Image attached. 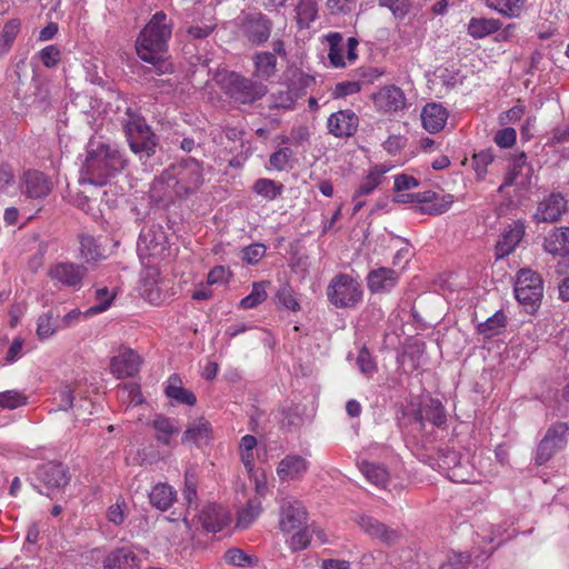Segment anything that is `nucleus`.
<instances>
[{
    "label": "nucleus",
    "instance_id": "nucleus-34",
    "mask_svg": "<svg viewBox=\"0 0 569 569\" xmlns=\"http://www.w3.org/2000/svg\"><path fill=\"white\" fill-rule=\"evenodd\" d=\"M415 420L423 426L425 421H430L432 425L440 427L446 421V415L440 401L430 399L428 403L423 405L415 412Z\"/></svg>",
    "mask_w": 569,
    "mask_h": 569
},
{
    "label": "nucleus",
    "instance_id": "nucleus-50",
    "mask_svg": "<svg viewBox=\"0 0 569 569\" xmlns=\"http://www.w3.org/2000/svg\"><path fill=\"white\" fill-rule=\"evenodd\" d=\"M267 299L266 283L256 282L252 286L251 292L240 301V307L243 309H252Z\"/></svg>",
    "mask_w": 569,
    "mask_h": 569
},
{
    "label": "nucleus",
    "instance_id": "nucleus-8",
    "mask_svg": "<svg viewBox=\"0 0 569 569\" xmlns=\"http://www.w3.org/2000/svg\"><path fill=\"white\" fill-rule=\"evenodd\" d=\"M533 168L527 161V154L519 152L513 156L503 183L498 188L500 193H508L507 189L515 188L517 197L525 196L532 186Z\"/></svg>",
    "mask_w": 569,
    "mask_h": 569
},
{
    "label": "nucleus",
    "instance_id": "nucleus-7",
    "mask_svg": "<svg viewBox=\"0 0 569 569\" xmlns=\"http://www.w3.org/2000/svg\"><path fill=\"white\" fill-rule=\"evenodd\" d=\"M327 297L337 308H355L362 300V288L350 276L340 273L330 281Z\"/></svg>",
    "mask_w": 569,
    "mask_h": 569
},
{
    "label": "nucleus",
    "instance_id": "nucleus-31",
    "mask_svg": "<svg viewBox=\"0 0 569 569\" xmlns=\"http://www.w3.org/2000/svg\"><path fill=\"white\" fill-rule=\"evenodd\" d=\"M166 396L177 403L194 406L197 402L196 395L183 388L182 381L178 375H171L167 381Z\"/></svg>",
    "mask_w": 569,
    "mask_h": 569
},
{
    "label": "nucleus",
    "instance_id": "nucleus-39",
    "mask_svg": "<svg viewBox=\"0 0 569 569\" xmlns=\"http://www.w3.org/2000/svg\"><path fill=\"white\" fill-rule=\"evenodd\" d=\"M261 511V499L258 497L249 499L246 506L238 512L237 527L240 529H247L259 517Z\"/></svg>",
    "mask_w": 569,
    "mask_h": 569
},
{
    "label": "nucleus",
    "instance_id": "nucleus-20",
    "mask_svg": "<svg viewBox=\"0 0 569 569\" xmlns=\"http://www.w3.org/2000/svg\"><path fill=\"white\" fill-rule=\"evenodd\" d=\"M373 103L379 111L397 112L405 108L406 97L403 91L396 86L381 88L372 97Z\"/></svg>",
    "mask_w": 569,
    "mask_h": 569
},
{
    "label": "nucleus",
    "instance_id": "nucleus-52",
    "mask_svg": "<svg viewBox=\"0 0 569 569\" xmlns=\"http://www.w3.org/2000/svg\"><path fill=\"white\" fill-rule=\"evenodd\" d=\"M470 556L466 552L451 551L441 563L440 569H468L470 566Z\"/></svg>",
    "mask_w": 569,
    "mask_h": 569
},
{
    "label": "nucleus",
    "instance_id": "nucleus-25",
    "mask_svg": "<svg viewBox=\"0 0 569 569\" xmlns=\"http://www.w3.org/2000/svg\"><path fill=\"white\" fill-rule=\"evenodd\" d=\"M198 518L203 529L213 533L221 531L230 520L227 510L218 505L206 506Z\"/></svg>",
    "mask_w": 569,
    "mask_h": 569
},
{
    "label": "nucleus",
    "instance_id": "nucleus-47",
    "mask_svg": "<svg viewBox=\"0 0 569 569\" xmlns=\"http://www.w3.org/2000/svg\"><path fill=\"white\" fill-rule=\"evenodd\" d=\"M116 293L110 291L107 287L99 288L96 290L97 305L86 310L87 316H94L106 311L112 303Z\"/></svg>",
    "mask_w": 569,
    "mask_h": 569
},
{
    "label": "nucleus",
    "instance_id": "nucleus-3",
    "mask_svg": "<svg viewBox=\"0 0 569 569\" xmlns=\"http://www.w3.org/2000/svg\"><path fill=\"white\" fill-rule=\"evenodd\" d=\"M126 160L117 147L100 143L96 148L90 143L88 154L81 169V183L104 186L110 178L122 170Z\"/></svg>",
    "mask_w": 569,
    "mask_h": 569
},
{
    "label": "nucleus",
    "instance_id": "nucleus-32",
    "mask_svg": "<svg viewBox=\"0 0 569 569\" xmlns=\"http://www.w3.org/2000/svg\"><path fill=\"white\" fill-rule=\"evenodd\" d=\"M391 170L390 166L387 164H377L372 167L363 181L360 183L359 188L353 194V200H357L361 197H366L373 192V190L381 184L383 180L385 173Z\"/></svg>",
    "mask_w": 569,
    "mask_h": 569
},
{
    "label": "nucleus",
    "instance_id": "nucleus-59",
    "mask_svg": "<svg viewBox=\"0 0 569 569\" xmlns=\"http://www.w3.org/2000/svg\"><path fill=\"white\" fill-rule=\"evenodd\" d=\"M361 90L359 81H342L335 86L332 97L335 99L345 98L350 94H355Z\"/></svg>",
    "mask_w": 569,
    "mask_h": 569
},
{
    "label": "nucleus",
    "instance_id": "nucleus-11",
    "mask_svg": "<svg viewBox=\"0 0 569 569\" xmlns=\"http://www.w3.org/2000/svg\"><path fill=\"white\" fill-rule=\"evenodd\" d=\"M242 36L253 46H261L270 38L271 20L261 12L243 16L239 23Z\"/></svg>",
    "mask_w": 569,
    "mask_h": 569
},
{
    "label": "nucleus",
    "instance_id": "nucleus-63",
    "mask_svg": "<svg viewBox=\"0 0 569 569\" xmlns=\"http://www.w3.org/2000/svg\"><path fill=\"white\" fill-rule=\"evenodd\" d=\"M226 562L232 566L243 567L250 562L249 557L243 550L238 548H231L224 552L223 556Z\"/></svg>",
    "mask_w": 569,
    "mask_h": 569
},
{
    "label": "nucleus",
    "instance_id": "nucleus-19",
    "mask_svg": "<svg viewBox=\"0 0 569 569\" xmlns=\"http://www.w3.org/2000/svg\"><path fill=\"white\" fill-rule=\"evenodd\" d=\"M399 272L387 267L371 270L367 276V286L371 293L390 292L399 282Z\"/></svg>",
    "mask_w": 569,
    "mask_h": 569
},
{
    "label": "nucleus",
    "instance_id": "nucleus-55",
    "mask_svg": "<svg viewBox=\"0 0 569 569\" xmlns=\"http://www.w3.org/2000/svg\"><path fill=\"white\" fill-rule=\"evenodd\" d=\"M292 154V150L288 147L278 149L269 158L270 167L278 171L284 170Z\"/></svg>",
    "mask_w": 569,
    "mask_h": 569
},
{
    "label": "nucleus",
    "instance_id": "nucleus-16",
    "mask_svg": "<svg viewBox=\"0 0 569 569\" xmlns=\"http://www.w3.org/2000/svg\"><path fill=\"white\" fill-rule=\"evenodd\" d=\"M567 201L561 193H550L542 199L533 214L537 222H556L566 212Z\"/></svg>",
    "mask_w": 569,
    "mask_h": 569
},
{
    "label": "nucleus",
    "instance_id": "nucleus-21",
    "mask_svg": "<svg viewBox=\"0 0 569 569\" xmlns=\"http://www.w3.org/2000/svg\"><path fill=\"white\" fill-rule=\"evenodd\" d=\"M140 295L152 305L164 300L163 281L156 268H147L141 276Z\"/></svg>",
    "mask_w": 569,
    "mask_h": 569
},
{
    "label": "nucleus",
    "instance_id": "nucleus-12",
    "mask_svg": "<svg viewBox=\"0 0 569 569\" xmlns=\"http://www.w3.org/2000/svg\"><path fill=\"white\" fill-rule=\"evenodd\" d=\"M87 274V268L70 261H61L52 264L48 270L50 279L63 287L79 290Z\"/></svg>",
    "mask_w": 569,
    "mask_h": 569
},
{
    "label": "nucleus",
    "instance_id": "nucleus-4",
    "mask_svg": "<svg viewBox=\"0 0 569 569\" xmlns=\"http://www.w3.org/2000/svg\"><path fill=\"white\" fill-rule=\"evenodd\" d=\"M220 83L231 99L243 104L253 103L268 92V87L264 83L253 77L247 78L234 71L221 74Z\"/></svg>",
    "mask_w": 569,
    "mask_h": 569
},
{
    "label": "nucleus",
    "instance_id": "nucleus-29",
    "mask_svg": "<svg viewBox=\"0 0 569 569\" xmlns=\"http://www.w3.org/2000/svg\"><path fill=\"white\" fill-rule=\"evenodd\" d=\"M543 248L553 256L569 254V227L552 229L545 238Z\"/></svg>",
    "mask_w": 569,
    "mask_h": 569
},
{
    "label": "nucleus",
    "instance_id": "nucleus-54",
    "mask_svg": "<svg viewBox=\"0 0 569 569\" xmlns=\"http://www.w3.org/2000/svg\"><path fill=\"white\" fill-rule=\"evenodd\" d=\"M357 0H327L326 8L332 16H345L356 9Z\"/></svg>",
    "mask_w": 569,
    "mask_h": 569
},
{
    "label": "nucleus",
    "instance_id": "nucleus-37",
    "mask_svg": "<svg viewBox=\"0 0 569 569\" xmlns=\"http://www.w3.org/2000/svg\"><path fill=\"white\" fill-rule=\"evenodd\" d=\"M149 498L153 507L159 510H167L172 506L176 492L170 486L158 483L152 488Z\"/></svg>",
    "mask_w": 569,
    "mask_h": 569
},
{
    "label": "nucleus",
    "instance_id": "nucleus-41",
    "mask_svg": "<svg viewBox=\"0 0 569 569\" xmlns=\"http://www.w3.org/2000/svg\"><path fill=\"white\" fill-rule=\"evenodd\" d=\"M327 40L329 42L328 58L331 66L335 68H343L346 62L343 60L345 44L342 42V36L338 32H332L327 36Z\"/></svg>",
    "mask_w": 569,
    "mask_h": 569
},
{
    "label": "nucleus",
    "instance_id": "nucleus-18",
    "mask_svg": "<svg viewBox=\"0 0 569 569\" xmlns=\"http://www.w3.org/2000/svg\"><path fill=\"white\" fill-rule=\"evenodd\" d=\"M51 180L40 171L28 170L21 179V192L28 198H44L51 192Z\"/></svg>",
    "mask_w": 569,
    "mask_h": 569
},
{
    "label": "nucleus",
    "instance_id": "nucleus-53",
    "mask_svg": "<svg viewBox=\"0 0 569 569\" xmlns=\"http://www.w3.org/2000/svg\"><path fill=\"white\" fill-rule=\"evenodd\" d=\"M127 517V503L123 499H117L107 510V519L109 522L120 526Z\"/></svg>",
    "mask_w": 569,
    "mask_h": 569
},
{
    "label": "nucleus",
    "instance_id": "nucleus-17",
    "mask_svg": "<svg viewBox=\"0 0 569 569\" xmlns=\"http://www.w3.org/2000/svg\"><path fill=\"white\" fill-rule=\"evenodd\" d=\"M309 461L297 453L284 456L277 466L276 472L280 481H293L303 478L309 469Z\"/></svg>",
    "mask_w": 569,
    "mask_h": 569
},
{
    "label": "nucleus",
    "instance_id": "nucleus-38",
    "mask_svg": "<svg viewBox=\"0 0 569 569\" xmlns=\"http://www.w3.org/2000/svg\"><path fill=\"white\" fill-rule=\"evenodd\" d=\"M360 470L369 482L379 488H386L389 482V472L381 465L363 461Z\"/></svg>",
    "mask_w": 569,
    "mask_h": 569
},
{
    "label": "nucleus",
    "instance_id": "nucleus-35",
    "mask_svg": "<svg viewBox=\"0 0 569 569\" xmlns=\"http://www.w3.org/2000/svg\"><path fill=\"white\" fill-rule=\"evenodd\" d=\"M501 26L498 19L471 18L468 23V33L473 39H482L500 30Z\"/></svg>",
    "mask_w": 569,
    "mask_h": 569
},
{
    "label": "nucleus",
    "instance_id": "nucleus-60",
    "mask_svg": "<svg viewBox=\"0 0 569 569\" xmlns=\"http://www.w3.org/2000/svg\"><path fill=\"white\" fill-rule=\"evenodd\" d=\"M182 495L189 505L194 502L197 499V478L191 471H187L184 475V488Z\"/></svg>",
    "mask_w": 569,
    "mask_h": 569
},
{
    "label": "nucleus",
    "instance_id": "nucleus-23",
    "mask_svg": "<svg viewBox=\"0 0 569 569\" xmlns=\"http://www.w3.org/2000/svg\"><path fill=\"white\" fill-rule=\"evenodd\" d=\"M525 236V224L521 221H513L502 232L495 247V254L498 259L509 256Z\"/></svg>",
    "mask_w": 569,
    "mask_h": 569
},
{
    "label": "nucleus",
    "instance_id": "nucleus-24",
    "mask_svg": "<svg viewBox=\"0 0 569 569\" xmlns=\"http://www.w3.org/2000/svg\"><path fill=\"white\" fill-rule=\"evenodd\" d=\"M141 560L127 546L111 550L103 560V569H140Z\"/></svg>",
    "mask_w": 569,
    "mask_h": 569
},
{
    "label": "nucleus",
    "instance_id": "nucleus-49",
    "mask_svg": "<svg viewBox=\"0 0 569 569\" xmlns=\"http://www.w3.org/2000/svg\"><path fill=\"white\" fill-rule=\"evenodd\" d=\"M555 272L558 298L562 301H569V264L559 262Z\"/></svg>",
    "mask_w": 569,
    "mask_h": 569
},
{
    "label": "nucleus",
    "instance_id": "nucleus-64",
    "mask_svg": "<svg viewBox=\"0 0 569 569\" xmlns=\"http://www.w3.org/2000/svg\"><path fill=\"white\" fill-rule=\"evenodd\" d=\"M39 54L42 63L48 68L54 67L60 60V50L53 44L43 48Z\"/></svg>",
    "mask_w": 569,
    "mask_h": 569
},
{
    "label": "nucleus",
    "instance_id": "nucleus-48",
    "mask_svg": "<svg viewBox=\"0 0 569 569\" xmlns=\"http://www.w3.org/2000/svg\"><path fill=\"white\" fill-rule=\"evenodd\" d=\"M315 82L316 79L313 76L305 73L301 70H297L292 73L289 88L292 90L293 93L297 94L298 98H300L306 93V90L308 88L315 84Z\"/></svg>",
    "mask_w": 569,
    "mask_h": 569
},
{
    "label": "nucleus",
    "instance_id": "nucleus-43",
    "mask_svg": "<svg viewBox=\"0 0 569 569\" xmlns=\"http://www.w3.org/2000/svg\"><path fill=\"white\" fill-rule=\"evenodd\" d=\"M80 254L87 262H96L103 258V253L96 239L87 233L79 236Z\"/></svg>",
    "mask_w": 569,
    "mask_h": 569
},
{
    "label": "nucleus",
    "instance_id": "nucleus-28",
    "mask_svg": "<svg viewBox=\"0 0 569 569\" xmlns=\"http://www.w3.org/2000/svg\"><path fill=\"white\" fill-rule=\"evenodd\" d=\"M360 528L370 537L381 540L385 543H395L399 539V533L388 528L377 519L362 516L358 521Z\"/></svg>",
    "mask_w": 569,
    "mask_h": 569
},
{
    "label": "nucleus",
    "instance_id": "nucleus-5",
    "mask_svg": "<svg viewBox=\"0 0 569 569\" xmlns=\"http://www.w3.org/2000/svg\"><path fill=\"white\" fill-rule=\"evenodd\" d=\"M124 131L130 149L140 158L150 157L156 152L157 138L144 118L134 112H127Z\"/></svg>",
    "mask_w": 569,
    "mask_h": 569
},
{
    "label": "nucleus",
    "instance_id": "nucleus-62",
    "mask_svg": "<svg viewBox=\"0 0 569 569\" xmlns=\"http://www.w3.org/2000/svg\"><path fill=\"white\" fill-rule=\"evenodd\" d=\"M266 247L260 243H254L246 247L242 250V259L248 263H257L264 254Z\"/></svg>",
    "mask_w": 569,
    "mask_h": 569
},
{
    "label": "nucleus",
    "instance_id": "nucleus-36",
    "mask_svg": "<svg viewBox=\"0 0 569 569\" xmlns=\"http://www.w3.org/2000/svg\"><path fill=\"white\" fill-rule=\"evenodd\" d=\"M526 0H486V6L508 18H518L525 10Z\"/></svg>",
    "mask_w": 569,
    "mask_h": 569
},
{
    "label": "nucleus",
    "instance_id": "nucleus-33",
    "mask_svg": "<svg viewBox=\"0 0 569 569\" xmlns=\"http://www.w3.org/2000/svg\"><path fill=\"white\" fill-rule=\"evenodd\" d=\"M211 432L210 422L204 418H200L188 426L182 436V442L194 443L197 446L207 443L210 440Z\"/></svg>",
    "mask_w": 569,
    "mask_h": 569
},
{
    "label": "nucleus",
    "instance_id": "nucleus-9",
    "mask_svg": "<svg viewBox=\"0 0 569 569\" xmlns=\"http://www.w3.org/2000/svg\"><path fill=\"white\" fill-rule=\"evenodd\" d=\"M167 249V236L158 223L142 228L137 242V251L141 259L160 257Z\"/></svg>",
    "mask_w": 569,
    "mask_h": 569
},
{
    "label": "nucleus",
    "instance_id": "nucleus-40",
    "mask_svg": "<svg viewBox=\"0 0 569 569\" xmlns=\"http://www.w3.org/2000/svg\"><path fill=\"white\" fill-rule=\"evenodd\" d=\"M507 325V317L502 310H498L493 316L478 325V332L485 338H491L503 331Z\"/></svg>",
    "mask_w": 569,
    "mask_h": 569
},
{
    "label": "nucleus",
    "instance_id": "nucleus-46",
    "mask_svg": "<svg viewBox=\"0 0 569 569\" xmlns=\"http://www.w3.org/2000/svg\"><path fill=\"white\" fill-rule=\"evenodd\" d=\"M28 403V397L19 390L0 392V409L14 410Z\"/></svg>",
    "mask_w": 569,
    "mask_h": 569
},
{
    "label": "nucleus",
    "instance_id": "nucleus-13",
    "mask_svg": "<svg viewBox=\"0 0 569 569\" xmlns=\"http://www.w3.org/2000/svg\"><path fill=\"white\" fill-rule=\"evenodd\" d=\"M37 480L47 489L46 495L64 487L70 479L68 468L59 462H47L38 467L36 471Z\"/></svg>",
    "mask_w": 569,
    "mask_h": 569
},
{
    "label": "nucleus",
    "instance_id": "nucleus-44",
    "mask_svg": "<svg viewBox=\"0 0 569 569\" xmlns=\"http://www.w3.org/2000/svg\"><path fill=\"white\" fill-rule=\"evenodd\" d=\"M253 191L266 200H274L283 191V184L272 179L261 178L253 184Z\"/></svg>",
    "mask_w": 569,
    "mask_h": 569
},
{
    "label": "nucleus",
    "instance_id": "nucleus-61",
    "mask_svg": "<svg viewBox=\"0 0 569 569\" xmlns=\"http://www.w3.org/2000/svg\"><path fill=\"white\" fill-rule=\"evenodd\" d=\"M296 530L297 532L290 539V548L295 551L303 550L310 542L309 530L305 526Z\"/></svg>",
    "mask_w": 569,
    "mask_h": 569
},
{
    "label": "nucleus",
    "instance_id": "nucleus-14",
    "mask_svg": "<svg viewBox=\"0 0 569 569\" xmlns=\"http://www.w3.org/2000/svg\"><path fill=\"white\" fill-rule=\"evenodd\" d=\"M307 512L299 500L284 498L280 502L279 527L283 532H291L306 525Z\"/></svg>",
    "mask_w": 569,
    "mask_h": 569
},
{
    "label": "nucleus",
    "instance_id": "nucleus-10",
    "mask_svg": "<svg viewBox=\"0 0 569 569\" xmlns=\"http://www.w3.org/2000/svg\"><path fill=\"white\" fill-rule=\"evenodd\" d=\"M568 429L567 423L556 422L547 430L537 448L535 458L537 465H545L557 451L565 448L567 443Z\"/></svg>",
    "mask_w": 569,
    "mask_h": 569
},
{
    "label": "nucleus",
    "instance_id": "nucleus-2",
    "mask_svg": "<svg viewBox=\"0 0 569 569\" xmlns=\"http://www.w3.org/2000/svg\"><path fill=\"white\" fill-rule=\"evenodd\" d=\"M172 33V22L163 11L156 12L146 27L140 31L136 50L137 54L144 62L153 64L159 72L163 73L162 57L168 48V41Z\"/></svg>",
    "mask_w": 569,
    "mask_h": 569
},
{
    "label": "nucleus",
    "instance_id": "nucleus-22",
    "mask_svg": "<svg viewBox=\"0 0 569 569\" xmlns=\"http://www.w3.org/2000/svg\"><path fill=\"white\" fill-rule=\"evenodd\" d=\"M140 356L132 349H124L110 360V370L118 379L133 377L140 368Z\"/></svg>",
    "mask_w": 569,
    "mask_h": 569
},
{
    "label": "nucleus",
    "instance_id": "nucleus-1",
    "mask_svg": "<svg viewBox=\"0 0 569 569\" xmlns=\"http://www.w3.org/2000/svg\"><path fill=\"white\" fill-rule=\"evenodd\" d=\"M203 180L201 162L187 158L171 164L153 180L152 197L157 200L188 197L202 186Z\"/></svg>",
    "mask_w": 569,
    "mask_h": 569
},
{
    "label": "nucleus",
    "instance_id": "nucleus-30",
    "mask_svg": "<svg viewBox=\"0 0 569 569\" xmlns=\"http://www.w3.org/2000/svg\"><path fill=\"white\" fill-rule=\"evenodd\" d=\"M150 426L156 431V439L164 446H170L172 437L179 432L177 421L162 415H156Z\"/></svg>",
    "mask_w": 569,
    "mask_h": 569
},
{
    "label": "nucleus",
    "instance_id": "nucleus-58",
    "mask_svg": "<svg viewBox=\"0 0 569 569\" xmlns=\"http://www.w3.org/2000/svg\"><path fill=\"white\" fill-rule=\"evenodd\" d=\"M493 161L491 150H482L473 156V168L479 178L487 173V167Z\"/></svg>",
    "mask_w": 569,
    "mask_h": 569
},
{
    "label": "nucleus",
    "instance_id": "nucleus-27",
    "mask_svg": "<svg viewBox=\"0 0 569 569\" xmlns=\"http://www.w3.org/2000/svg\"><path fill=\"white\" fill-rule=\"evenodd\" d=\"M447 119L448 111L440 103H427L421 111L422 126L430 133L441 131L447 123Z\"/></svg>",
    "mask_w": 569,
    "mask_h": 569
},
{
    "label": "nucleus",
    "instance_id": "nucleus-45",
    "mask_svg": "<svg viewBox=\"0 0 569 569\" xmlns=\"http://www.w3.org/2000/svg\"><path fill=\"white\" fill-rule=\"evenodd\" d=\"M59 328H61V326L54 317L53 312H44L38 318L37 336L42 340L48 339L49 337L53 336Z\"/></svg>",
    "mask_w": 569,
    "mask_h": 569
},
{
    "label": "nucleus",
    "instance_id": "nucleus-15",
    "mask_svg": "<svg viewBox=\"0 0 569 569\" xmlns=\"http://www.w3.org/2000/svg\"><path fill=\"white\" fill-rule=\"evenodd\" d=\"M358 126V116L349 109L333 112L327 120L328 131L336 138H349L353 136Z\"/></svg>",
    "mask_w": 569,
    "mask_h": 569
},
{
    "label": "nucleus",
    "instance_id": "nucleus-51",
    "mask_svg": "<svg viewBox=\"0 0 569 569\" xmlns=\"http://www.w3.org/2000/svg\"><path fill=\"white\" fill-rule=\"evenodd\" d=\"M299 98L288 87L286 90H280L271 96L270 107L273 109H293Z\"/></svg>",
    "mask_w": 569,
    "mask_h": 569
},
{
    "label": "nucleus",
    "instance_id": "nucleus-56",
    "mask_svg": "<svg viewBox=\"0 0 569 569\" xmlns=\"http://www.w3.org/2000/svg\"><path fill=\"white\" fill-rule=\"evenodd\" d=\"M378 3L388 8L397 18H403L411 7V0H378Z\"/></svg>",
    "mask_w": 569,
    "mask_h": 569
},
{
    "label": "nucleus",
    "instance_id": "nucleus-42",
    "mask_svg": "<svg viewBox=\"0 0 569 569\" xmlns=\"http://www.w3.org/2000/svg\"><path fill=\"white\" fill-rule=\"evenodd\" d=\"M298 24L303 28L308 27L318 18L317 0H298L296 6Z\"/></svg>",
    "mask_w": 569,
    "mask_h": 569
},
{
    "label": "nucleus",
    "instance_id": "nucleus-26",
    "mask_svg": "<svg viewBox=\"0 0 569 569\" xmlns=\"http://www.w3.org/2000/svg\"><path fill=\"white\" fill-rule=\"evenodd\" d=\"M253 72L252 77L258 81H269L278 72V60L274 53L269 51H258L252 56Z\"/></svg>",
    "mask_w": 569,
    "mask_h": 569
},
{
    "label": "nucleus",
    "instance_id": "nucleus-6",
    "mask_svg": "<svg viewBox=\"0 0 569 569\" xmlns=\"http://www.w3.org/2000/svg\"><path fill=\"white\" fill-rule=\"evenodd\" d=\"M515 296L529 312H535L543 297V282L540 274L530 269L520 270L515 286Z\"/></svg>",
    "mask_w": 569,
    "mask_h": 569
},
{
    "label": "nucleus",
    "instance_id": "nucleus-57",
    "mask_svg": "<svg viewBox=\"0 0 569 569\" xmlns=\"http://www.w3.org/2000/svg\"><path fill=\"white\" fill-rule=\"evenodd\" d=\"M278 302L291 311L300 309V305L297 301L292 289L288 286H282L277 292Z\"/></svg>",
    "mask_w": 569,
    "mask_h": 569
}]
</instances>
